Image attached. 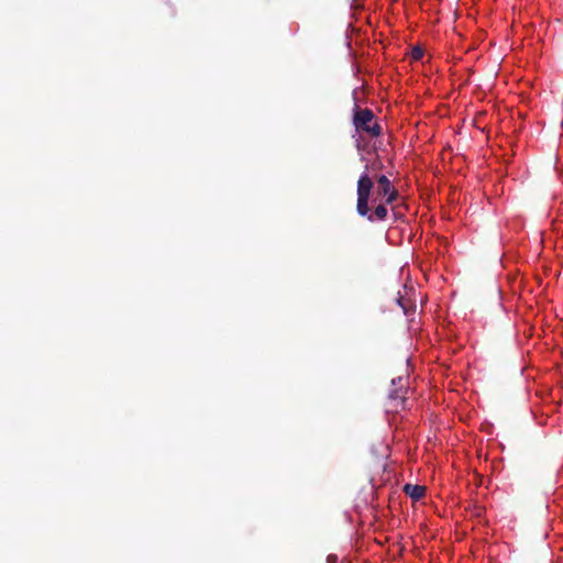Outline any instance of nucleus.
I'll use <instances>...</instances> for the list:
<instances>
[{
	"label": "nucleus",
	"mask_w": 563,
	"mask_h": 563,
	"mask_svg": "<svg viewBox=\"0 0 563 563\" xmlns=\"http://www.w3.org/2000/svg\"><path fill=\"white\" fill-rule=\"evenodd\" d=\"M373 188V178L368 175L367 172H364L357 180L356 212L358 216L366 218L369 222L384 221L388 216V209L385 202H380L375 207L374 211L371 212L368 203Z\"/></svg>",
	"instance_id": "obj_1"
},
{
	"label": "nucleus",
	"mask_w": 563,
	"mask_h": 563,
	"mask_svg": "<svg viewBox=\"0 0 563 563\" xmlns=\"http://www.w3.org/2000/svg\"><path fill=\"white\" fill-rule=\"evenodd\" d=\"M353 124L356 131L365 132L372 137H377L382 134V126L375 121L374 112L371 109L357 108L354 113Z\"/></svg>",
	"instance_id": "obj_2"
},
{
	"label": "nucleus",
	"mask_w": 563,
	"mask_h": 563,
	"mask_svg": "<svg viewBox=\"0 0 563 563\" xmlns=\"http://www.w3.org/2000/svg\"><path fill=\"white\" fill-rule=\"evenodd\" d=\"M391 389L389 391V399L396 410L405 408V383L402 377L393 378Z\"/></svg>",
	"instance_id": "obj_3"
},
{
	"label": "nucleus",
	"mask_w": 563,
	"mask_h": 563,
	"mask_svg": "<svg viewBox=\"0 0 563 563\" xmlns=\"http://www.w3.org/2000/svg\"><path fill=\"white\" fill-rule=\"evenodd\" d=\"M376 183H377L376 195L378 197H382L385 194H388L389 191L395 189L391 181L389 180V178L386 175L378 176L376 178Z\"/></svg>",
	"instance_id": "obj_4"
},
{
	"label": "nucleus",
	"mask_w": 563,
	"mask_h": 563,
	"mask_svg": "<svg viewBox=\"0 0 563 563\" xmlns=\"http://www.w3.org/2000/svg\"><path fill=\"white\" fill-rule=\"evenodd\" d=\"M404 490L413 500H419L426 493V488L423 486L412 484H406Z\"/></svg>",
	"instance_id": "obj_5"
},
{
	"label": "nucleus",
	"mask_w": 563,
	"mask_h": 563,
	"mask_svg": "<svg viewBox=\"0 0 563 563\" xmlns=\"http://www.w3.org/2000/svg\"><path fill=\"white\" fill-rule=\"evenodd\" d=\"M398 197L399 192L396 188L389 191L388 194L382 196V198L384 199L383 202H385L386 205H393L398 199Z\"/></svg>",
	"instance_id": "obj_6"
},
{
	"label": "nucleus",
	"mask_w": 563,
	"mask_h": 563,
	"mask_svg": "<svg viewBox=\"0 0 563 563\" xmlns=\"http://www.w3.org/2000/svg\"><path fill=\"white\" fill-rule=\"evenodd\" d=\"M397 301H398V305L402 308L405 314H408L410 310H413L416 308V306L413 303L406 302L404 300V298H401V297L398 298Z\"/></svg>",
	"instance_id": "obj_7"
},
{
	"label": "nucleus",
	"mask_w": 563,
	"mask_h": 563,
	"mask_svg": "<svg viewBox=\"0 0 563 563\" xmlns=\"http://www.w3.org/2000/svg\"><path fill=\"white\" fill-rule=\"evenodd\" d=\"M411 55H412V58H413V59H420V58L423 56V52H422V49H421V48H419V47H415V48L412 49Z\"/></svg>",
	"instance_id": "obj_8"
},
{
	"label": "nucleus",
	"mask_w": 563,
	"mask_h": 563,
	"mask_svg": "<svg viewBox=\"0 0 563 563\" xmlns=\"http://www.w3.org/2000/svg\"><path fill=\"white\" fill-rule=\"evenodd\" d=\"M395 217H400L399 212L396 210V208H393Z\"/></svg>",
	"instance_id": "obj_9"
},
{
	"label": "nucleus",
	"mask_w": 563,
	"mask_h": 563,
	"mask_svg": "<svg viewBox=\"0 0 563 563\" xmlns=\"http://www.w3.org/2000/svg\"><path fill=\"white\" fill-rule=\"evenodd\" d=\"M330 560H331V562H334V559H332V556H331V555H330V556H328V561H329V562H330Z\"/></svg>",
	"instance_id": "obj_10"
},
{
	"label": "nucleus",
	"mask_w": 563,
	"mask_h": 563,
	"mask_svg": "<svg viewBox=\"0 0 563 563\" xmlns=\"http://www.w3.org/2000/svg\"><path fill=\"white\" fill-rule=\"evenodd\" d=\"M330 560H331V562H334V559H332V556H331V555H330V556H328V561H329V562H330Z\"/></svg>",
	"instance_id": "obj_11"
}]
</instances>
